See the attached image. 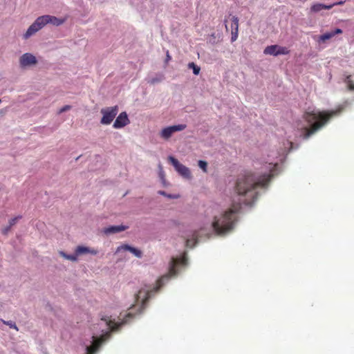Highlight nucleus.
Segmentation results:
<instances>
[{
    "mask_svg": "<svg viewBox=\"0 0 354 354\" xmlns=\"http://www.w3.org/2000/svg\"><path fill=\"white\" fill-rule=\"evenodd\" d=\"M46 19L48 21V24H53L54 26H59L62 25L64 22V19L58 18V17H55V16L46 15Z\"/></svg>",
    "mask_w": 354,
    "mask_h": 354,
    "instance_id": "nucleus-14",
    "label": "nucleus"
},
{
    "mask_svg": "<svg viewBox=\"0 0 354 354\" xmlns=\"http://www.w3.org/2000/svg\"><path fill=\"white\" fill-rule=\"evenodd\" d=\"M3 323L7 326H8L10 328H14L16 330H18V328L16 325V324L12 322V321H4V320H2Z\"/></svg>",
    "mask_w": 354,
    "mask_h": 354,
    "instance_id": "nucleus-26",
    "label": "nucleus"
},
{
    "mask_svg": "<svg viewBox=\"0 0 354 354\" xmlns=\"http://www.w3.org/2000/svg\"><path fill=\"white\" fill-rule=\"evenodd\" d=\"M121 316H122V314H120V316L117 317H115V318L118 319V317H120V318H121L123 320H127V322H124L123 323V324H124L125 323H127L129 322V319L133 316V313L132 311H130L127 315H123L122 317H121ZM120 322H122V320H121Z\"/></svg>",
    "mask_w": 354,
    "mask_h": 354,
    "instance_id": "nucleus-25",
    "label": "nucleus"
},
{
    "mask_svg": "<svg viewBox=\"0 0 354 354\" xmlns=\"http://www.w3.org/2000/svg\"><path fill=\"white\" fill-rule=\"evenodd\" d=\"M200 168H201L204 171H206L207 164L204 160H199L198 163Z\"/></svg>",
    "mask_w": 354,
    "mask_h": 354,
    "instance_id": "nucleus-29",
    "label": "nucleus"
},
{
    "mask_svg": "<svg viewBox=\"0 0 354 354\" xmlns=\"http://www.w3.org/2000/svg\"><path fill=\"white\" fill-rule=\"evenodd\" d=\"M71 108V106L70 105H65L64 106H63L59 111V113H64L66 111H68L70 110Z\"/></svg>",
    "mask_w": 354,
    "mask_h": 354,
    "instance_id": "nucleus-30",
    "label": "nucleus"
},
{
    "mask_svg": "<svg viewBox=\"0 0 354 354\" xmlns=\"http://www.w3.org/2000/svg\"><path fill=\"white\" fill-rule=\"evenodd\" d=\"M263 53L265 55H270L273 56H277V45L268 46L264 50Z\"/></svg>",
    "mask_w": 354,
    "mask_h": 354,
    "instance_id": "nucleus-16",
    "label": "nucleus"
},
{
    "mask_svg": "<svg viewBox=\"0 0 354 354\" xmlns=\"http://www.w3.org/2000/svg\"><path fill=\"white\" fill-rule=\"evenodd\" d=\"M158 168H159V176L161 178L162 183L165 184V172H164V171L162 169V167L160 164H159Z\"/></svg>",
    "mask_w": 354,
    "mask_h": 354,
    "instance_id": "nucleus-27",
    "label": "nucleus"
},
{
    "mask_svg": "<svg viewBox=\"0 0 354 354\" xmlns=\"http://www.w3.org/2000/svg\"><path fill=\"white\" fill-rule=\"evenodd\" d=\"M59 253L60 256H62L64 259L71 261H77L78 259V258H77L78 255L77 254V252L75 250L74 254H68L63 251H60Z\"/></svg>",
    "mask_w": 354,
    "mask_h": 354,
    "instance_id": "nucleus-17",
    "label": "nucleus"
},
{
    "mask_svg": "<svg viewBox=\"0 0 354 354\" xmlns=\"http://www.w3.org/2000/svg\"><path fill=\"white\" fill-rule=\"evenodd\" d=\"M347 102L342 104L337 110L330 111H320L316 109H310L304 114V118L308 125L310 127L308 129L306 125L299 126L298 124V129L299 130V136H304L306 139L311 135L314 134L316 131L322 129L329 120V119L338 114L346 106Z\"/></svg>",
    "mask_w": 354,
    "mask_h": 354,
    "instance_id": "nucleus-4",
    "label": "nucleus"
},
{
    "mask_svg": "<svg viewBox=\"0 0 354 354\" xmlns=\"http://www.w3.org/2000/svg\"><path fill=\"white\" fill-rule=\"evenodd\" d=\"M237 32L238 31L232 30V37H231L232 41H234L237 39V37H238Z\"/></svg>",
    "mask_w": 354,
    "mask_h": 354,
    "instance_id": "nucleus-32",
    "label": "nucleus"
},
{
    "mask_svg": "<svg viewBox=\"0 0 354 354\" xmlns=\"http://www.w3.org/2000/svg\"><path fill=\"white\" fill-rule=\"evenodd\" d=\"M187 257L184 253L180 257H172L169 264V274L163 275L157 281L156 286L152 285L145 284L138 290V292L135 295V304L130 308L131 310L134 307H137V311L141 313L147 300L149 299L152 295L157 292L158 290L169 280L170 277H174L177 274V267L178 266L187 265Z\"/></svg>",
    "mask_w": 354,
    "mask_h": 354,
    "instance_id": "nucleus-2",
    "label": "nucleus"
},
{
    "mask_svg": "<svg viewBox=\"0 0 354 354\" xmlns=\"http://www.w3.org/2000/svg\"><path fill=\"white\" fill-rule=\"evenodd\" d=\"M129 251L138 258H142V252L140 250L132 247L128 244H123L118 246L116 249L115 254H120L122 252Z\"/></svg>",
    "mask_w": 354,
    "mask_h": 354,
    "instance_id": "nucleus-10",
    "label": "nucleus"
},
{
    "mask_svg": "<svg viewBox=\"0 0 354 354\" xmlns=\"http://www.w3.org/2000/svg\"><path fill=\"white\" fill-rule=\"evenodd\" d=\"M128 228H129V227L127 225H111V226L104 227L102 230V232L106 235H110V234L121 232L122 231L126 230Z\"/></svg>",
    "mask_w": 354,
    "mask_h": 354,
    "instance_id": "nucleus-12",
    "label": "nucleus"
},
{
    "mask_svg": "<svg viewBox=\"0 0 354 354\" xmlns=\"http://www.w3.org/2000/svg\"><path fill=\"white\" fill-rule=\"evenodd\" d=\"M344 82L347 84V86L350 90L354 91V83L351 80V75L346 76L344 79Z\"/></svg>",
    "mask_w": 354,
    "mask_h": 354,
    "instance_id": "nucleus-21",
    "label": "nucleus"
},
{
    "mask_svg": "<svg viewBox=\"0 0 354 354\" xmlns=\"http://www.w3.org/2000/svg\"><path fill=\"white\" fill-rule=\"evenodd\" d=\"M189 69H192L193 73L198 75L201 71V68L194 62H189L187 65Z\"/></svg>",
    "mask_w": 354,
    "mask_h": 354,
    "instance_id": "nucleus-18",
    "label": "nucleus"
},
{
    "mask_svg": "<svg viewBox=\"0 0 354 354\" xmlns=\"http://www.w3.org/2000/svg\"><path fill=\"white\" fill-rule=\"evenodd\" d=\"M171 59L170 55H169V51L167 52V61Z\"/></svg>",
    "mask_w": 354,
    "mask_h": 354,
    "instance_id": "nucleus-35",
    "label": "nucleus"
},
{
    "mask_svg": "<svg viewBox=\"0 0 354 354\" xmlns=\"http://www.w3.org/2000/svg\"><path fill=\"white\" fill-rule=\"evenodd\" d=\"M164 79V76L162 74H158L156 77H152L148 80V83L151 84H155L156 83L160 82Z\"/></svg>",
    "mask_w": 354,
    "mask_h": 354,
    "instance_id": "nucleus-19",
    "label": "nucleus"
},
{
    "mask_svg": "<svg viewBox=\"0 0 354 354\" xmlns=\"http://www.w3.org/2000/svg\"><path fill=\"white\" fill-rule=\"evenodd\" d=\"M332 33L333 35V37L336 35L341 34L342 32V30L340 28H335L334 30H332Z\"/></svg>",
    "mask_w": 354,
    "mask_h": 354,
    "instance_id": "nucleus-31",
    "label": "nucleus"
},
{
    "mask_svg": "<svg viewBox=\"0 0 354 354\" xmlns=\"http://www.w3.org/2000/svg\"><path fill=\"white\" fill-rule=\"evenodd\" d=\"M37 60L32 54L26 53L23 54L19 58V65L21 68H26L37 64Z\"/></svg>",
    "mask_w": 354,
    "mask_h": 354,
    "instance_id": "nucleus-9",
    "label": "nucleus"
},
{
    "mask_svg": "<svg viewBox=\"0 0 354 354\" xmlns=\"http://www.w3.org/2000/svg\"><path fill=\"white\" fill-rule=\"evenodd\" d=\"M21 218V216H17L16 217H14L12 218H11L10 221H9V225L10 227H12L14 225H15L17 223V222Z\"/></svg>",
    "mask_w": 354,
    "mask_h": 354,
    "instance_id": "nucleus-28",
    "label": "nucleus"
},
{
    "mask_svg": "<svg viewBox=\"0 0 354 354\" xmlns=\"http://www.w3.org/2000/svg\"><path fill=\"white\" fill-rule=\"evenodd\" d=\"M169 162L174 167L176 171L183 177L185 178H191V172L188 167L180 163V162L174 157L169 156L168 158Z\"/></svg>",
    "mask_w": 354,
    "mask_h": 354,
    "instance_id": "nucleus-7",
    "label": "nucleus"
},
{
    "mask_svg": "<svg viewBox=\"0 0 354 354\" xmlns=\"http://www.w3.org/2000/svg\"><path fill=\"white\" fill-rule=\"evenodd\" d=\"M130 121L126 112H122L116 118L113 127L115 129H121L129 124Z\"/></svg>",
    "mask_w": 354,
    "mask_h": 354,
    "instance_id": "nucleus-11",
    "label": "nucleus"
},
{
    "mask_svg": "<svg viewBox=\"0 0 354 354\" xmlns=\"http://www.w3.org/2000/svg\"><path fill=\"white\" fill-rule=\"evenodd\" d=\"M100 113L102 114L100 122L102 124H110L118 113V106H110L102 109Z\"/></svg>",
    "mask_w": 354,
    "mask_h": 354,
    "instance_id": "nucleus-6",
    "label": "nucleus"
},
{
    "mask_svg": "<svg viewBox=\"0 0 354 354\" xmlns=\"http://www.w3.org/2000/svg\"><path fill=\"white\" fill-rule=\"evenodd\" d=\"M292 147V142L287 139L283 142L280 151H272L268 159L259 164L263 165L259 171L255 173L246 171L237 178L235 192L232 198V207L223 208L220 205L214 204L205 210V221L199 230H187L183 235L185 245L193 248L198 237L208 236L213 232L223 236L234 227L236 214L242 205H251L257 197V188L264 187L272 176L277 174L279 162H282Z\"/></svg>",
    "mask_w": 354,
    "mask_h": 354,
    "instance_id": "nucleus-1",
    "label": "nucleus"
},
{
    "mask_svg": "<svg viewBox=\"0 0 354 354\" xmlns=\"http://www.w3.org/2000/svg\"><path fill=\"white\" fill-rule=\"evenodd\" d=\"M186 127H187L186 124H184L169 126V127L164 128L161 131L160 136L164 139H169L174 133H175L176 131H183V130L185 129Z\"/></svg>",
    "mask_w": 354,
    "mask_h": 354,
    "instance_id": "nucleus-8",
    "label": "nucleus"
},
{
    "mask_svg": "<svg viewBox=\"0 0 354 354\" xmlns=\"http://www.w3.org/2000/svg\"><path fill=\"white\" fill-rule=\"evenodd\" d=\"M332 8V6L325 5L324 3H315L312 6L311 11L313 12H318L324 9L330 10Z\"/></svg>",
    "mask_w": 354,
    "mask_h": 354,
    "instance_id": "nucleus-15",
    "label": "nucleus"
},
{
    "mask_svg": "<svg viewBox=\"0 0 354 354\" xmlns=\"http://www.w3.org/2000/svg\"><path fill=\"white\" fill-rule=\"evenodd\" d=\"M12 227H10V225L7 226L6 227H5L2 232L3 234H7V233L10 231V230L11 229Z\"/></svg>",
    "mask_w": 354,
    "mask_h": 354,
    "instance_id": "nucleus-33",
    "label": "nucleus"
},
{
    "mask_svg": "<svg viewBox=\"0 0 354 354\" xmlns=\"http://www.w3.org/2000/svg\"><path fill=\"white\" fill-rule=\"evenodd\" d=\"M332 37H333V35L332 31H330L320 35L318 41L319 42H324L326 40L331 39Z\"/></svg>",
    "mask_w": 354,
    "mask_h": 354,
    "instance_id": "nucleus-20",
    "label": "nucleus"
},
{
    "mask_svg": "<svg viewBox=\"0 0 354 354\" xmlns=\"http://www.w3.org/2000/svg\"><path fill=\"white\" fill-rule=\"evenodd\" d=\"M75 250L77 252V254L78 257L80 255L91 254L92 255H96L98 253V251L95 249L91 248L89 247L84 246V245H78Z\"/></svg>",
    "mask_w": 354,
    "mask_h": 354,
    "instance_id": "nucleus-13",
    "label": "nucleus"
},
{
    "mask_svg": "<svg viewBox=\"0 0 354 354\" xmlns=\"http://www.w3.org/2000/svg\"><path fill=\"white\" fill-rule=\"evenodd\" d=\"M232 29L234 31H238L239 19L236 17H232Z\"/></svg>",
    "mask_w": 354,
    "mask_h": 354,
    "instance_id": "nucleus-24",
    "label": "nucleus"
},
{
    "mask_svg": "<svg viewBox=\"0 0 354 354\" xmlns=\"http://www.w3.org/2000/svg\"><path fill=\"white\" fill-rule=\"evenodd\" d=\"M48 24L46 15H42L37 17L35 21L29 26L26 32L24 34V39H27L39 30L42 29L46 25Z\"/></svg>",
    "mask_w": 354,
    "mask_h": 354,
    "instance_id": "nucleus-5",
    "label": "nucleus"
},
{
    "mask_svg": "<svg viewBox=\"0 0 354 354\" xmlns=\"http://www.w3.org/2000/svg\"><path fill=\"white\" fill-rule=\"evenodd\" d=\"M158 194L161 196H165L169 199H177L179 198V195H178V194H167L166 192L162 191V190H159L158 192Z\"/></svg>",
    "mask_w": 354,
    "mask_h": 354,
    "instance_id": "nucleus-22",
    "label": "nucleus"
},
{
    "mask_svg": "<svg viewBox=\"0 0 354 354\" xmlns=\"http://www.w3.org/2000/svg\"><path fill=\"white\" fill-rule=\"evenodd\" d=\"M344 1H337V2H335L333 4H330L329 6H332V8L335 6H339V5H342L344 4Z\"/></svg>",
    "mask_w": 354,
    "mask_h": 354,
    "instance_id": "nucleus-34",
    "label": "nucleus"
},
{
    "mask_svg": "<svg viewBox=\"0 0 354 354\" xmlns=\"http://www.w3.org/2000/svg\"><path fill=\"white\" fill-rule=\"evenodd\" d=\"M121 320V318L118 317L117 319L113 315L102 316L97 326H94L95 331L83 342L86 354H94L100 344L109 337L111 331L116 330L124 322H127Z\"/></svg>",
    "mask_w": 354,
    "mask_h": 354,
    "instance_id": "nucleus-3",
    "label": "nucleus"
},
{
    "mask_svg": "<svg viewBox=\"0 0 354 354\" xmlns=\"http://www.w3.org/2000/svg\"><path fill=\"white\" fill-rule=\"evenodd\" d=\"M290 50L287 47L277 45V56L281 55H288Z\"/></svg>",
    "mask_w": 354,
    "mask_h": 354,
    "instance_id": "nucleus-23",
    "label": "nucleus"
}]
</instances>
